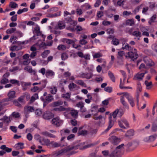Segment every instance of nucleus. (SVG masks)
<instances>
[{"mask_svg":"<svg viewBox=\"0 0 157 157\" xmlns=\"http://www.w3.org/2000/svg\"><path fill=\"white\" fill-rule=\"evenodd\" d=\"M123 94V96H121L120 101L123 105L127 109H129V106L127 103L124 100L125 97L128 100L130 105L132 107H134L135 105L134 102V99L128 93H121Z\"/></svg>","mask_w":157,"mask_h":157,"instance_id":"1","label":"nucleus"},{"mask_svg":"<svg viewBox=\"0 0 157 157\" xmlns=\"http://www.w3.org/2000/svg\"><path fill=\"white\" fill-rule=\"evenodd\" d=\"M123 94V96H121L120 101L123 105L127 109H129V106L127 103L124 100L125 97L128 100L130 105L132 107H134L135 105L134 102V99L128 93H121Z\"/></svg>","mask_w":157,"mask_h":157,"instance_id":"2","label":"nucleus"},{"mask_svg":"<svg viewBox=\"0 0 157 157\" xmlns=\"http://www.w3.org/2000/svg\"><path fill=\"white\" fill-rule=\"evenodd\" d=\"M139 143L135 141H130L126 145V150L128 151H132L134 150L138 145Z\"/></svg>","mask_w":157,"mask_h":157,"instance_id":"3","label":"nucleus"},{"mask_svg":"<svg viewBox=\"0 0 157 157\" xmlns=\"http://www.w3.org/2000/svg\"><path fill=\"white\" fill-rule=\"evenodd\" d=\"M128 52L126 56V57H128L132 60H134L136 59L138 57V55L137 53V50L136 49H134L132 48V50Z\"/></svg>","mask_w":157,"mask_h":157,"instance_id":"4","label":"nucleus"},{"mask_svg":"<svg viewBox=\"0 0 157 157\" xmlns=\"http://www.w3.org/2000/svg\"><path fill=\"white\" fill-rule=\"evenodd\" d=\"M79 148V145L75 146H69L67 147L66 149H63L60 151H59L56 153V154L57 155H59L62 154L63 153L70 151L71 150L73 149L75 150L77 149H78Z\"/></svg>","mask_w":157,"mask_h":157,"instance_id":"5","label":"nucleus"},{"mask_svg":"<svg viewBox=\"0 0 157 157\" xmlns=\"http://www.w3.org/2000/svg\"><path fill=\"white\" fill-rule=\"evenodd\" d=\"M143 141L145 143L150 144L152 147L157 146V138H144Z\"/></svg>","mask_w":157,"mask_h":157,"instance_id":"6","label":"nucleus"},{"mask_svg":"<svg viewBox=\"0 0 157 157\" xmlns=\"http://www.w3.org/2000/svg\"><path fill=\"white\" fill-rule=\"evenodd\" d=\"M92 74L90 73H84L82 72L80 73L77 76V77L90 79L92 76Z\"/></svg>","mask_w":157,"mask_h":157,"instance_id":"7","label":"nucleus"},{"mask_svg":"<svg viewBox=\"0 0 157 157\" xmlns=\"http://www.w3.org/2000/svg\"><path fill=\"white\" fill-rule=\"evenodd\" d=\"M118 123L119 126L125 129V127L124 126L123 124L126 126L128 128L129 127V124L128 121L124 119H122L121 120L118 121Z\"/></svg>","mask_w":157,"mask_h":157,"instance_id":"8","label":"nucleus"},{"mask_svg":"<svg viewBox=\"0 0 157 157\" xmlns=\"http://www.w3.org/2000/svg\"><path fill=\"white\" fill-rule=\"evenodd\" d=\"M25 70L27 71L29 73H33L34 76L35 77V80L38 79L37 75L36 74V72L35 70H33L31 66H28L24 68Z\"/></svg>","mask_w":157,"mask_h":157,"instance_id":"9","label":"nucleus"},{"mask_svg":"<svg viewBox=\"0 0 157 157\" xmlns=\"http://www.w3.org/2000/svg\"><path fill=\"white\" fill-rule=\"evenodd\" d=\"M41 99L44 102V105L46 103H48L51 101L53 99V96L48 94L46 97L45 99L42 97H41Z\"/></svg>","mask_w":157,"mask_h":157,"instance_id":"10","label":"nucleus"},{"mask_svg":"<svg viewBox=\"0 0 157 157\" xmlns=\"http://www.w3.org/2000/svg\"><path fill=\"white\" fill-rule=\"evenodd\" d=\"M52 123L57 127L61 126L63 123V121L59 119V117L54 118L52 120Z\"/></svg>","mask_w":157,"mask_h":157,"instance_id":"11","label":"nucleus"},{"mask_svg":"<svg viewBox=\"0 0 157 157\" xmlns=\"http://www.w3.org/2000/svg\"><path fill=\"white\" fill-rule=\"evenodd\" d=\"M34 110V108L32 106L28 105L25 106L24 107V113L25 114H28L30 112H33Z\"/></svg>","mask_w":157,"mask_h":157,"instance_id":"12","label":"nucleus"},{"mask_svg":"<svg viewBox=\"0 0 157 157\" xmlns=\"http://www.w3.org/2000/svg\"><path fill=\"white\" fill-rule=\"evenodd\" d=\"M147 73L146 71L144 73L139 72L134 76V79L135 80H142L143 79L145 74Z\"/></svg>","mask_w":157,"mask_h":157,"instance_id":"13","label":"nucleus"},{"mask_svg":"<svg viewBox=\"0 0 157 157\" xmlns=\"http://www.w3.org/2000/svg\"><path fill=\"white\" fill-rule=\"evenodd\" d=\"M53 116V114L49 111H46L43 115V118L44 119L47 120L52 118Z\"/></svg>","mask_w":157,"mask_h":157,"instance_id":"14","label":"nucleus"},{"mask_svg":"<svg viewBox=\"0 0 157 157\" xmlns=\"http://www.w3.org/2000/svg\"><path fill=\"white\" fill-rule=\"evenodd\" d=\"M16 92L14 91H10L8 93L7 95L8 97L6 100L7 101H11L16 97Z\"/></svg>","mask_w":157,"mask_h":157,"instance_id":"15","label":"nucleus"},{"mask_svg":"<svg viewBox=\"0 0 157 157\" xmlns=\"http://www.w3.org/2000/svg\"><path fill=\"white\" fill-rule=\"evenodd\" d=\"M9 75V73H5L3 76V78L0 81V84H5L8 83L9 82V80L8 79L6 78V77H7Z\"/></svg>","mask_w":157,"mask_h":157,"instance_id":"16","label":"nucleus"},{"mask_svg":"<svg viewBox=\"0 0 157 157\" xmlns=\"http://www.w3.org/2000/svg\"><path fill=\"white\" fill-rule=\"evenodd\" d=\"M70 108H65L63 106H60L59 107L55 108L53 109V110L56 111L62 112L64 111H68L70 110Z\"/></svg>","mask_w":157,"mask_h":157,"instance_id":"17","label":"nucleus"},{"mask_svg":"<svg viewBox=\"0 0 157 157\" xmlns=\"http://www.w3.org/2000/svg\"><path fill=\"white\" fill-rule=\"evenodd\" d=\"M55 75V72L52 71L48 70L46 71L45 76L48 78H54Z\"/></svg>","mask_w":157,"mask_h":157,"instance_id":"18","label":"nucleus"},{"mask_svg":"<svg viewBox=\"0 0 157 157\" xmlns=\"http://www.w3.org/2000/svg\"><path fill=\"white\" fill-rule=\"evenodd\" d=\"M114 124V121L112 120V115L110 114L109 117V125L107 128L105 130V131L107 132L108 131L113 125Z\"/></svg>","mask_w":157,"mask_h":157,"instance_id":"19","label":"nucleus"},{"mask_svg":"<svg viewBox=\"0 0 157 157\" xmlns=\"http://www.w3.org/2000/svg\"><path fill=\"white\" fill-rule=\"evenodd\" d=\"M144 61L146 64L149 66H152L155 64L154 62L149 58H145L144 59Z\"/></svg>","mask_w":157,"mask_h":157,"instance_id":"20","label":"nucleus"},{"mask_svg":"<svg viewBox=\"0 0 157 157\" xmlns=\"http://www.w3.org/2000/svg\"><path fill=\"white\" fill-rule=\"evenodd\" d=\"M64 21L66 23H69L73 26L75 25L76 24V23L75 21L72 20L71 17H67L65 18Z\"/></svg>","mask_w":157,"mask_h":157,"instance_id":"21","label":"nucleus"},{"mask_svg":"<svg viewBox=\"0 0 157 157\" xmlns=\"http://www.w3.org/2000/svg\"><path fill=\"white\" fill-rule=\"evenodd\" d=\"M132 31V30H130L129 31V34H132L133 36H135L136 37H139V38H138V40H140V37L141 36V33L139 31H135L133 32L132 33H131V32Z\"/></svg>","mask_w":157,"mask_h":157,"instance_id":"22","label":"nucleus"},{"mask_svg":"<svg viewBox=\"0 0 157 157\" xmlns=\"http://www.w3.org/2000/svg\"><path fill=\"white\" fill-rule=\"evenodd\" d=\"M157 18V15L155 14L153 15L149 19L148 21V24L150 25H154V24L155 22V20Z\"/></svg>","mask_w":157,"mask_h":157,"instance_id":"23","label":"nucleus"},{"mask_svg":"<svg viewBox=\"0 0 157 157\" xmlns=\"http://www.w3.org/2000/svg\"><path fill=\"white\" fill-rule=\"evenodd\" d=\"M35 33L36 34L37 36H41L44 39L45 36L42 34L41 32L40 31V29L39 27H36L34 29Z\"/></svg>","mask_w":157,"mask_h":157,"instance_id":"24","label":"nucleus"},{"mask_svg":"<svg viewBox=\"0 0 157 157\" xmlns=\"http://www.w3.org/2000/svg\"><path fill=\"white\" fill-rule=\"evenodd\" d=\"M40 142L42 145H49L50 144V141L46 138H41L40 140Z\"/></svg>","mask_w":157,"mask_h":157,"instance_id":"25","label":"nucleus"},{"mask_svg":"<svg viewBox=\"0 0 157 157\" xmlns=\"http://www.w3.org/2000/svg\"><path fill=\"white\" fill-rule=\"evenodd\" d=\"M65 25L64 23L62 21H59L56 27L57 29H61L65 28Z\"/></svg>","mask_w":157,"mask_h":157,"instance_id":"26","label":"nucleus"},{"mask_svg":"<svg viewBox=\"0 0 157 157\" xmlns=\"http://www.w3.org/2000/svg\"><path fill=\"white\" fill-rule=\"evenodd\" d=\"M123 154L119 153L115 150L109 155V157H120V155Z\"/></svg>","mask_w":157,"mask_h":157,"instance_id":"27","label":"nucleus"},{"mask_svg":"<svg viewBox=\"0 0 157 157\" xmlns=\"http://www.w3.org/2000/svg\"><path fill=\"white\" fill-rule=\"evenodd\" d=\"M0 121H3L4 123H9L11 121V118L10 116L8 117L5 116L2 118L0 119Z\"/></svg>","mask_w":157,"mask_h":157,"instance_id":"28","label":"nucleus"},{"mask_svg":"<svg viewBox=\"0 0 157 157\" xmlns=\"http://www.w3.org/2000/svg\"><path fill=\"white\" fill-rule=\"evenodd\" d=\"M63 102L61 100H59L57 101H54L52 103V105L53 107L60 106L63 104Z\"/></svg>","mask_w":157,"mask_h":157,"instance_id":"29","label":"nucleus"},{"mask_svg":"<svg viewBox=\"0 0 157 157\" xmlns=\"http://www.w3.org/2000/svg\"><path fill=\"white\" fill-rule=\"evenodd\" d=\"M124 144H122L121 145L117 147L115 150L117 151L119 153H122L121 151H123L124 149Z\"/></svg>","mask_w":157,"mask_h":157,"instance_id":"30","label":"nucleus"},{"mask_svg":"<svg viewBox=\"0 0 157 157\" xmlns=\"http://www.w3.org/2000/svg\"><path fill=\"white\" fill-rule=\"evenodd\" d=\"M70 113L71 116L74 118H76L78 116V112L76 110H71L70 109Z\"/></svg>","mask_w":157,"mask_h":157,"instance_id":"31","label":"nucleus"},{"mask_svg":"<svg viewBox=\"0 0 157 157\" xmlns=\"http://www.w3.org/2000/svg\"><path fill=\"white\" fill-rule=\"evenodd\" d=\"M75 82L77 84L80 85L82 86L86 87V84L82 80H76L75 81Z\"/></svg>","mask_w":157,"mask_h":157,"instance_id":"32","label":"nucleus"},{"mask_svg":"<svg viewBox=\"0 0 157 157\" xmlns=\"http://www.w3.org/2000/svg\"><path fill=\"white\" fill-rule=\"evenodd\" d=\"M17 29L16 28H12L7 29L6 33L7 34H11L15 33Z\"/></svg>","mask_w":157,"mask_h":157,"instance_id":"33","label":"nucleus"},{"mask_svg":"<svg viewBox=\"0 0 157 157\" xmlns=\"http://www.w3.org/2000/svg\"><path fill=\"white\" fill-rule=\"evenodd\" d=\"M0 149L4 150L6 152H11L12 150V148L6 147L5 145L1 146L0 147Z\"/></svg>","mask_w":157,"mask_h":157,"instance_id":"34","label":"nucleus"},{"mask_svg":"<svg viewBox=\"0 0 157 157\" xmlns=\"http://www.w3.org/2000/svg\"><path fill=\"white\" fill-rule=\"evenodd\" d=\"M82 9L84 10H87L91 9V6L88 3H86L82 6Z\"/></svg>","mask_w":157,"mask_h":157,"instance_id":"35","label":"nucleus"},{"mask_svg":"<svg viewBox=\"0 0 157 157\" xmlns=\"http://www.w3.org/2000/svg\"><path fill=\"white\" fill-rule=\"evenodd\" d=\"M121 140L120 138H113L111 141L113 144L116 145L119 144Z\"/></svg>","mask_w":157,"mask_h":157,"instance_id":"36","label":"nucleus"},{"mask_svg":"<svg viewBox=\"0 0 157 157\" xmlns=\"http://www.w3.org/2000/svg\"><path fill=\"white\" fill-rule=\"evenodd\" d=\"M122 48L123 49H126L128 51H130L132 50V48L127 43L125 44V43H124L123 44Z\"/></svg>","mask_w":157,"mask_h":157,"instance_id":"37","label":"nucleus"},{"mask_svg":"<svg viewBox=\"0 0 157 157\" xmlns=\"http://www.w3.org/2000/svg\"><path fill=\"white\" fill-rule=\"evenodd\" d=\"M91 112L92 113V114L94 116H95L98 115L99 110L96 107H94L91 109Z\"/></svg>","mask_w":157,"mask_h":157,"instance_id":"38","label":"nucleus"},{"mask_svg":"<svg viewBox=\"0 0 157 157\" xmlns=\"http://www.w3.org/2000/svg\"><path fill=\"white\" fill-rule=\"evenodd\" d=\"M108 74L111 80L113 82H115V78L113 73L110 71H109L108 72Z\"/></svg>","mask_w":157,"mask_h":157,"instance_id":"39","label":"nucleus"},{"mask_svg":"<svg viewBox=\"0 0 157 157\" xmlns=\"http://www.w3.org/2000/svg\"><path fill=\"white\" fill-rule=\"evenodd\" d=\"M134 134V131L132 129H130L127 132L126 136L128 137L133 136Z\"/></svg>","mask_w":157,"mask_h":157,"instance_id":"40","label":"nucleus"},{"mask_svg":"<svg viewBox=\"0 0 157 157\" xmlns=\"http://www.w3.org/2000/svg\"><path fill=\"white\" fill-rule=\"evenodd\" d=\"M15 148L17 150L22 149L24 148V144L21 143H19L15 146Z\"/></svg>","mask_w":157,"mask_h":157,"instance_id":"41","label":"nucleus"},{"mask_svg":"<svg viewBox=\"0 0 157 157\" xmlns=\"http://www.w3.org/2000/svg\"><path fill=\"white\" fill-rule=\"evenodd\" d=\"M93 56L94 58H99L103 56V54L102 53L98 52L93 54Z\"/></svg>","mask_w":157,"mask_h":157,"instance_id":"42","label":"nucleus"},{"mask_svg":"<svg viewBox=\"0 0 157 157\" xmlns=\"http://www.w3.org/2000/svg\"><path fill=\"white\" fill-rule=\"evenodd\" d=\"M42 134L46 136H48L49 137H55V136L54 135L50 133L47 132H42Z\"/></svg>","mask_w":157,"mask_h":157,"instance_id":"43","label":"nucleus"},{"mask_svg":"<svg viewBox=\"0 0 157 157\" xmlns=\"http://www.w3.org/2000/svg\"><path fill=\"white\" fill-rule=\"evenodd\" d=\"M144 83L147 86V89H149L151 88V86L152 85V82H148L147 80H146Z\"/></svg>","mask_w":157,"mask_h":157,"instance_id":"44","label":"nucleus"},{"mask_svg":"<svg viewBox=\"0 0 157 157\" xmlns=\"http://www.w3.org/2000/svg\"><path fill=\"white\" fill-rule=\"evenodd\" d=\"M9 6L11 8L15 9L17 7L18 5L16 2H11L10 3Z\"/></svg>","mask_w":157,"mask_h":157,"instance_id":"45","label":"nucleus"},{"mask_svg":"<svg viewBox=\"0 0 157 157\" xmlns=\"http://www.w3.org/2000/svg\"><path fill=\"white\" fill-rule=\"evenodd\" d=\"M142 91V87L140 82H138L136 88V92L140 93Z\"/></svg>","mask_w":157,"mask_h":157,"instance_id":"46","label":"nucleus"},{"mask_svg":"<svg viewBox=\"0 0 157 157\" xmlns=\"http://www.w3.org/2000/svg\"><path fill=\"white\" fill-rule=\"evenodd\" d=\"M134 23V21L132 19H128L126 21V25H127L132 26Z\"/></svg>","mask_w":157,"mask_h":157,"instance_id":"47","label":"nucleus"},{"mask_svg":"<svg viewBox=\"0 0 157 157\" xmlns=\"http://www.w3.org/2000/svg\"><path fill=\"white\" fill-rule=\"evenodd\" d=\"M124 55V52L123 51L119 52L118 53L117 58L119 59H121Z\"/></svg>","mask_w":157,"mask_h":157,"instance_id":"48","label":"nucleus"},{"mask_svg":"<svg viewBox=\"0 0 157 157\" xmlns=\"http://www.w3.org/2000/svg\"><path fill=\"white\" fill-rule=\"evenodd\" d=\"M112 42V44L115 45H117L119 44V40L116 38H113Z\"/></svg>","mask_w":157,"mask_h":157,"instance_id":"49","label":"nucleus"},{"mask_svg":"<svg viewBox=\"0 0 157 157\" xmlns=\"http://www.w3.org/2000/svg\"><path fill=\"white\" fill-rule=\"evenodd\" d=\"M28 10V9L27 8H24L22 9H19L17 11V13L18 14H20L22 13L27 12Z\"/></svg>","mask_w":157,"mask_h":157,"instance_id":"50","label":"nucleus"},{"mask_svg":"<svg viewBox=\"0 0 157 157\" xmlns=\"http://www.w3.org/2000/svg\"><path fill=\"white\" fill-rule=\"evenodd\" d=\"M50 53V51L48 50H46L44 51L41 54L42 57L44 58H46L48 54Z\"/></svg>","mask_w":157,"mask_h":157,"instance_id":"51","label":"nucleus"},{"mask_svg":"<svg viewBox=\"0 0 157 157\" xmlns=\"http://www.w3.org/2000/svg\"><path fill=\"white\" fill-rule=\"evenodd\" d=\"M50 91L52 94H55L57 91V88L55 86H53L50 88Z\"/></svg>","mask_w":157,"mask_h":157,"instance_id":"52","label":"nucleus"},{"mask_svg":"<svg viewBox=\"0 0 157 157\" xmlns=\"http://www.w3.org/2000/svg\"><path fill=\"white\" fill-rule=\"evenodd\" d=\"M96 61L99 63H101L103 62V64L102 65L103 66H105L106 64V62L105 59H102V58H99L98 59H97Z\"/></svg>","mask_w":157,"mask_h":157,"instance_id":"53","label":"nucleus"},{"mask_svg":"<svg viewBox=\"0 0 157 157\" xmlns=\"http://www.w3.org/2000/svg\"><path fill=\"white\" fill-rule=\"evenodd\" d=\"M101 153L103 156L105 157H107L108 156H109V151L108 150H105L101 151Z\"/></svg>","mask_w":157,"mask_h":157,"instance_id":"54","label":"nucleus"},{"mask_svg":"<svg viewBox=\"0 0 157 157\" xmlns=\"http://www.w3.org/2000/svg\"><path fill=\"white\" fill-rule=\"evenodd\" d=\"M77 86V85L74 83H70L68 86V87L70 90H72L75 88Z\"/></svg>","mask_w":157,"mask_h":157,"instance_id":"55","label":"nucleus"},{"mask_svg":"<svg viewBox=\"0 0 157 157\" xmlns=\"http://www.w3.org/2000/svg\"><path fill=\"white\" fill-rule=\"evenodd\" d=\"M65 41L66 43L70 44H72L73 43H74V42H76V40L75 39L74 40H70V39H65Z\"/></svg>","mask_w":157,"mask_h":157,"instance_id":"56","label":"nucleus"},{"mask_svg":"<svg viewBox=\"0 0 157 157\" xmlns=\"http://www.w3.org/2000/svg\"><path fill=\"white\" fill-rule=\"evenodd\" d=\"M104 90L107 92L109 93H111L113 91V88L112 87L110 86H107V87H105Z\"/></svg>","mask_w":157,"mask_h":157,"instance_id":"57","label":"nucleus"},{"mask_svg":"<svg viewBox=\"0 0 157 157\" xmlns=\"http://www.w3.org/2000/svg\"><path fill=\"white\" fill-rule=\"evenodd\" d=\"M140 93L136 92V94L135 95V97L136 98V100L137 102V106L139 108V97L140 95Z\"/></svg>","mask_w":157,"mask_h":157,"instance_id":"58","label":"nucleus"},{"mask_svg":"<svg viewBox=\"0 0 157 157\" xmlns=\"http://www.w3.org/2000/svg\"><path fill=\"white\" fill-rule=\"evenodd\" d=\"M78 134L79 135H82L84 136L88 134V132L86 130H82L81 131H79Z\"/></svg>","mask_w":157,"mask_h":157,"instance_id":"59","label":"nucleus"},{"mask_svg":"<svg viewBox=\"0 0 157 157\" xmlns=\"http://www.w3.org/2000/svg\"><path fill=\"white\" fill-rule=\"evenodd\" d=\"M119 112V109H117L113 113L112 116L114 119H115L117 115L118 114V113Z\"/></svg>","mask_w":157,"mask_h":157,"instance_id":"60","label":"nucleus"},{"mask_svg":"<svg viewBox=\"0 0 157 157\" xmlns=\"http://www.w3.org/2000/svg\"><path fill=\"white\" fill-rule=\"evenodd\" d=\"M10 82L13 84L19 85V81L15 79H11L10 80Z\"/></svg>","mask_w":157,"mask_h":157,"instance_id":"61","label":"nucleus"},{"mask_svg":"<svg viewBox=\"0 0 157 157\" xmlns=\"http://www.w3.org/2000/svg\"><path fill=\"white\" fill-rule=\"evenodd\" d=\"M15 33L17 35V37H21L23 36L22 33L20 31L16 30Z\"/></svg>","mask_w":157,"mask_h":157,"instance_id":"62","label":"nucleus"},{"mask_svg":"<svg viewBox=\"0 0 157 157\" xmlns=\"http://www.w3.org/2000/svg\"><path fill=\"white\" fill-rule=\"evenodd\" d=\"M25 98L24 95H22L19 97L17 99V101L20 103H23L24 102V99Z\"/></svg>","mask_w":157,"mask_h":157,"instance_id":"63","label":"nucleus"},{"mask_svg":"<svg viewBox=\"0 0 157 157\" xmlns=\"http://www.w3.org/2000/svg\"><path fill=\"white\" fill-rule=\"evenodd\" d=\"M39 87L36 86H33L31 88V90L32 92H36L39 90Z\"/></svg>","mask_w":157,"mask_h":157,"instance_id":"64","label":"nucleus"}]
</instances>
